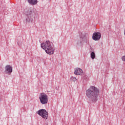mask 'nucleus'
Returning <instances> with one entry per match:
<instances>
[{
  "label": "nucleus",
  "instance_id": "1",
  "mask_svg": "<svg viewBox=\"0 0 125 125\" xmlns=\"http://www.w3.org/2000/svg\"><path fill=\"white\" fill-rule=\"evenodd\" d=\"M99 95V89L94 86H91L90 88L86 91V96L91 102L95 103L98 100Z\"/></svg>",
  "mask_w": 125,
  "mask_h": 125
},
{
  "label": "nucleus",
  "instance_id": "2",
  "mask_svg": "<svg viewBox=\"0 0 125 125\" xmlns=\"http://www.w3.org/2000/svg\"><path fill=\"white\" fill-rule=\"evenodd\" d=\"M41 47L45 50V52L49 55L54 54L55 49L53 47V43L49 41H47L45 43H41Z\"/></svg>",
  "mask_w": 125,
  "mask_h": 125
},
{
  "label": "nucleus",
  "instance_id": "3",
  "mask_svg": "<svg viewBox=\"0 0 125 125\" xmlns=\"http://www.w3.org/2000/svg\"><path fill=\"white\" fill-rule=\"evenodd\" d=\"M39 99L41 104H42V105L47 104L48 103V97H47V95L45 93H41L39 96Z\"/></svg>",
  "mask_w": 125,
  "mask_h": 125
},
{
  "label": "nucleus",
  "instance_id": "4",
  "mask_svg": "<svg viewBox=\"0 0 125 125\" xmlns=\"http://www.w3.org/2000/svg\"><path fill=\"white\" fill-rule=\"evenodd\" d=\"M38 115L42 117L43 119L47 120L48 118V112L45 109H40L38 111Z\"/></svg>",
  "mask_w": 125,
  "mask_h": 125
},
{
  "label": "nucleus",
  "instance_id": "5",
  "mask_svg": "<svg viewBox=\"0 0 125 125\" xmlns=\"http://www.w3.org/2000/svg\"><path fill=\"white\" fill-rule=\"evenodd\" d=\"M92 39L94 41H99L101 39V33L100 32H94L93 34Z\"/></svg>",
  "mask_w": 125,
  "mask_h": 125
},
{
  "label": "nucleus",
  "instance_id": "6",
  "mask_svg": "<svg viewBox=\"0 0 125 125\" xmlns=\"http://www.w3.org/2000/svg\"><path fill=\"white\" fill-rule=\"evenodd\" d=\"M12 71H13L12 66L9 65H6V66L5 67V71H4L5 74H6L7 75H11V73Z\"/></svg>",
  "mask_w": 125,
  "mask_h": 125
},
{
  "label": "nucleus",
  "instance_id": "7",
  "mask_svg": "<svg viewBox=\"0 0 125 125\" xmlns=\"http://www.w3.org/2000/svg\"><path fill=\"white\" fill-rule=\"evenodd\" d=\"M74 74L77 75V76L78 75H82V74H83V70L80 68H77L75 71Z\"/></svg>",
  "mask_w": 125,
  "mask_h": 125
},
{
  "label": "nucleus",
  "instance_id": "8",
  "mask_svg": "<svg viewBox=\"0 0 125 125\" xmlns=\"http://www.w3.org/2000/svg\"><path fill=\"white\" fill-rule=\"evenodd\" d=\"M29 3L32 5H36L38 3V0H27Z\"/></svg>",
  "mask_w": 125,
  "mask_h": 125
},
{
  "label": "nucleus",
  "instance_id": "9",
  "mask_svg": "<svg viewBox=\"0 0 125 125\" xmlns=\"http://www.w3.org/2000/svg\"><path fill=\"white\" fill-rule=\"evenodd\" d=\"M32 11H33V9L29 8L27 10V11L26 12V15L27 16H31V15L32 14Z\"/></svg>",
  "mask_w": 125,
  "mask_h": 125
},
{
  "label": "nucleus",
  "instance_id": "10",
  "mask_svg": "<svg viewBox=\"0 0 125 125\" xmlns=\"http://www.w3.org/2000/svg\"><path fill=\"white\" fill-rule=\"evenodd\" d=\"M32 20H33V19H32L31 16H27L26 22L30 23V22H32Z\"/></svg>",
  "mask_w": 125,
  "mask_h": 125
},
{
  "label": "nucleus",
  "instance_id": "11",
  "mask_svg": "<svg viewBox=\"0 0 125 125\" xmlns=\"http://www.w3.org/2000/svg\"><path fill=\"white\" fill-rule=\"evenodd\" d=\"M91 58H92V59H94V58H95V53H94V52H92L91 53Z\"/></svg>",
  "mask_w": 125,
  "mask_h": 125
},
{
  "label": "nucleus",
  "instance_id": "12",
  "mask_svg": "<svg viewBox=\"0 0 125 125\" xmlns=\"http://www.w3.org/2000/svg\"><path fill=\"white\" fill-rule=\"evenodd\" d=\"M70 81H72V82H76V81H77V78H76V77H71L70 78Z\"/></svg>",
  "mask_w": 125,
  "mask_h": 125
},
{
  "label": "nucleus",
  "instance_id": "13",
  "mask_svg": "<svg viewBox=\"0 0 125 125\" xmlns=\"http://www.w3.org/2000/svg\"><path fill=\"white\" fill-rule=\"evenodd\" d=\"M86 43H87L88 42V41H87V40H86V41L85 42Z\"/></svg>",
  "mask_w": 125,
  "mask_h": 125
}]
</instances>
